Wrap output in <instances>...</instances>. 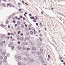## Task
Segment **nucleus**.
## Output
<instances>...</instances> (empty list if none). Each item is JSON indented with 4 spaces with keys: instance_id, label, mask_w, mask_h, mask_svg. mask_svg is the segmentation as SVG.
I'll return each instance as SVG.
<instances>
[{
    "instance_id": "nucleus-1",
    "label": "nucleus",
    "mask_w": 65,
    "mask_h": 65,
    "mask_svg": "<svg viewBox=\"0 0 65 65\" xmlns=\"http://www.w3.org/2000/svg\"><path fill=\"white\" fill-rule=\"evenodd\" d=\"M13 42H10V44L8 45V47H11V45H13Z\"/></svg>"
},
{
    "instance_id": "nucleus-2",
    "label": "nucleus",
    "mask_w": 65,
    "mask_h": 65,
    "mask_svg": "<svg viewBox=\"0 0 65 65\" xmlns=\"http://www.w3.org/2000/svg\"><path fill=\"white\" fill-rule=\"evenodd\" d=\"M1 5H2L3 7H5V6H6V5L5 4V3L1 4Z\"/></svg>"
},
{
    "instance_id": "nucleus-3",
    "label": "nucleus",
    "mask_w": 65,
    "mask_h": 65,
    "mask_svg": "<svg viewBox=\"0 0 65 65\" xmlns=\"http://www.w3.org/2000/svg\"><path fill=\"white\" fill-rule=\"evenodd\" d=\"M3 62H4V63H6V64H5L4 63V65H6V64H6V59H4Z\"/></svg>"
},
{
    "instance_id": "nucleus-4",
    "label": "nucleus",
    "mask_w": 65,
    "mask_h": 65,
    "mask_svg": "<svg viewBox=\"0 0 65 65\" xmlns=\"http://www.w3.org/2000/svg\"><path fill=\"white\" fill-rule=\"evenodd\" d=\"M20 23L21 22H20V21H18L17 23V24L18 25H20Z\"/></svg>"
},
{
    "instance_id": "nucleus-5",
    "label": "nucleus",
    "mask_w": 65,
    "mask_h": 65,
    "mask_svg": "<svg viewBox=\"0 0 65 65\" xmlns=\"http://www.w3.org/2000/svg\"><path fill=\"white\" fill-rule=\"evenodd\" d=\"M40 51L41 52V53H42L43 52V49H40Z\"/></svg>"
},
{
    "instance_id": "nucleus-6",
    "label": "nucleus",
    "mask_w": 65,
    "mask_h": 65,
    "mask_svg": "<svg viewBox=\"0 0 65 65\" xmlns=\"http://www.w3.org/2000/svg\"><path fill=\"white\" fill-rule=\"evenodd\" d=\"M39 59H40L41 60V59H42V58H43L42 57V56H39Z\"/></svg>"
},
{
    "instance_id": "nucleus-7",
    "label": "nucleus",
    "mask_w": 65,
    "mask_h": 65,
    "mask_svg": "<svg viewBox=\"0 0 65 65\" xmlns=\"http://www.w3.org/2000/svg\"><path fill=\"white\" fill-rule=\"evenodd\" d=\"M3 45V42H1L0 43V45L1 46H2Z\"/></svg>"
},
{
    "instance_id": "nucleus-8",
    "label": "nucleus",
    "mask_w": 65,
    "mask_h": 65,
    "mask_svg": "<svg viewBox=\"0 0 65 65\" xmlns=\"http://www.w3.org/2000/svg\"><path fill=\"white\" fill-rule=\"evenodd\" d=\"M20 40H21V41H22L24 39V38H23L22 37H20Z\"/></svg>"
},
{
    "instance_id": "nucleus-9",
    "label": "nucleus",
    "mask_w": 65,
    "mask_h": 65,
    "mask_svg": "<svg viewBox=\"0 0 65 65\" xmlns=\"http://www.w3.org/2000/svg\"><path fill=\"white\" fill-rule=\"evenodd\" d=\"M0 26L2 27H3V28H4V27H5V25L3 24H2L1 25H0Z\"/></svg>"
},
{
    "instance_id": "nucleus-10",
    "label": "nucleus",
    "mask_w": 65,
    "mask_h": 65,
    "mask_svg": "<svg viewBox=\"0 0 65 65\" xmlns=\"http://www.w3.org/2000/svg\"><path fill=\"white\" fill-rule=\"evenodd\" d=\"M31 48H32L33 50H36V48L34 47H32Z\"/></svg>"
},
{
    "instance_id": "nucleus-11",
    "label": "nucleus",
    "mask_w": 65,
    "mask_h": 65,
    "mask_svg": "<svg viewBox=\"0 0 65 65\" xmlns=\"http://www.w3.org/2000/svg\"><path fill=\"white\" fill-rule=\"evenodd\" d=\"M21 26L22 28H24V25L23 24H21Z\"/></svg>"
},
{
    "instance_id": "nucleus-12",
    "label": "nucleus",
    "mask_w": 65,
    "mask_h": 65,
    "mask_svg": "<svg viewBox=\"0 0 65 65\" xmlns=\"http://www.w3.org/2000/svg\"><path fill=\"white\" fill-rule=\"evenodd\" d=\"M37 54L38 55H40L41 54V53L39 52H38L37 53Z\"/></svg>"
},
{
    "instance_id": "nucleus-13",
    "label": "nucleus",
    "mask_w": 65,
    "mask_h": 65,
    "mask_svg": "<svg viewBox=\"0 0 65 65\" xmlns=\"http://www.w3.org/2000/svg\"><path fill=\"white\" fill-rule=\"evenodd\" d=\"M33 21L34 22H36V20L35 18H34V20H33Z\"/></svg>"
},
{
    "instance_id": "nucleus-14",
    "label": "nucleus",
    "mask_w": 65,
    "mask_h": 65,
    "mask_svg": "<svg viewBox=\"0 0 65 65\" xmlns=\"http://www.w3.org/2000/svg\"><path fill=\"white\" fill-rule=\"evenodd\" d=\"M30 61L31 63H32L34 62V60L32 59H31Z\"/></svg>"
},
{
    "instance_id": "nucleus-15",
    "label": "nucleus",
    "mask_w": 65,
    "mask_h": 65,
    "mask_svg": "<svg viewBox=\"0 0 65 65\" xmlns=\"http://www.w3.org/2000/svg\"><path fill=\"white\" fill-rule=\"evenodd\" d=\"M30 34H31V35H33V33L32 31H30Z\"/></svg>"
},
{
    "instance_id": "nucleus-16",
    "label": "nucleus",
    "mask_w": 65,
    "mask_h": 65,
    "mask_svg": "<svg viewBox=\"0 0 65 65\" xmlns=\"http://www.w3.org/2000/svg\"><path fill=\"white\" fill-rule=\"evenodd\" d=\"M29 32H28V31H26V35H29Z\"/></svg>"
},
{
    "instance_id": "nucleus-17",
    "label": "nucleus",
    "mask_w": 65,
    "mask_h": 65,
    "mask_svg": "<svg viewBox=\"0 0 65 65\" xmlns=\"http://www.w3.org/2000/svg\"><path fill=\"white\" fill-rule=\"evenodd\" d=\"M18 50H21V47L19 46H18Z\"/></svg>"
},
{
    "instance_id": "nucleus-18",
    "label": "nucleus",
    "mask_w": 65,
    "mask_h": 65,
    "mask_svg": "<svg viewBox=\"0 0 65 65\" xmlns=\"http://www.w3.org/2000/svg\"><path fill=\"white\" fill-rule=\"evenodd\" d=\"M11 48V50H14V47L13 46H12Z\"/></svg>"
},
{
    "instance_id": "nucleus-19",
    "label": "nucleus",
    "mask_w": 65,
    "mask_h": 65,
    "mask_svg": "<svg viewBox=\"0 0 65 65\" xmlns=\"http://www.w3.org/2000/svg\"><path fill=\"white\" fill-rule=\"evenodd\" d=\"M59 55L60 57L59 59L60 60H62V57H61V55Z\"/></svg>"
},
{
    "instance_id": "nucleus-20",
    "label": "nucleus",
    "mask_w": 65,
    "mask_h": 65,
    "mask_svg": "<svg viewBox=\"0 0 65 65\" xmlns=\"http://www.w3.org/2000/svg\"><path fill=\"white\" fill-rule=\"evenodd\" d=\"M15 39H14V38H12V41H14Z\"/></svg>"
},
{
    "instance_id": "nucleus-21",
    "label": "nucleus",
    "mask_w": 65,
    "mask_h": 65,
    "mask_svg": "<svg viewBox=\"0 0 65 65\" xmlns=\"http://www.w3.org/2000/svg\"><path fill=\"white\" fill-rule=\"evenodd\" d=\"M39 38L40 39V41H42V39L41 38H40V37H39Z\"/></svg>"
},
{
    "instance_id": "nucleus-22",
    "label": "nucleus",
    "mask_w": 65,
    "mask_h": 65,
    "mask_svg": "<svg viewBox=\"0 0 65 65\" xmlns=\"http://www.w3.org/2000/svg\"><path fill=\"white\" fill-rule=\"evenodd\" d=\"M10 34V35H13V36H15V35L13 33H11Z\"/></svg>"
},
{
    "instance_id": "nucleus-23",
    "label": "nucleus",
    "mask_w": 65,
    "mask_h": 65,
    "mask_svg": "<svg viewBox=\"0 0 65 65\" xmlns=\"http://www.w3.org/2000/svg\"><path fill=\"white\" fill-rule=\"evenodd\" d=\"M10 5V3H9L8 4H7V7L9 6V5Z\"/></svg>"
},
{
    "instance_id": "nucleus-24",
    "label": "nucleus",
    "mask_w": 65,
    "mask_h": 65,
    "mask_svg": "<svg viewBox=\"0 0 65 65\" xmlns=\"http://www.w3.org/2000/svg\"><path fill=\"white\" fill-rule=\"evenodd\" d=\"M30 19H34V17L32 16V17H30Z\"/></svg>"
},
{
    "instance_id": "nucleus-25",
    "label": "nucleus",
    "mask_w": 65,
    "mask_h": 65,
    "mask_svg": "<svg viewBox=\"0 0 65 65\" xmlns=\"http://www.w3.org/2000/svg\"><path fill=\"white\" fill-rule=\"evenodd\" d=\"M21 59V58H20V56H19L18 57V60H20Z\"/></svg>"
},
{
    "instance_id": "nucleus-26",
    "label": "nucleus",
    "mask_w": 65,
    "mask_h": 65,
    "mask_svg": "<svg viewBox=\"0 0 65 65\" xmlns=\"http://www.w3.org/2000/svg\"><path fill=\"white\" fill-rule=\"evenodd\" d=\"M7 56L8 57L9 56V53H7Z\"/></svg>"
},
{
    "instance_id": "nucleus-27",
    "label": "nucleus",
    "mask_w": 65,
    "mask_h": 65,
    "mask_svg": "<svg viewBox=\"0 0 65 65\" xmlns=\"http://www.w3.org/2000/svg\"><path fill=\"white\" fill-rule=\"evenodd\" d=\"M6 24H8V20H7L6 21Z\"/></svg>"
},
{
    "instance_id": "nucleus-28",
    "label": "nucleus",
    "mask_w": 65,
    "mask_h": 65,
    "mask_svg": "<svg viewBox=\"0 0 65 65\" xmlns=\"http://www.w3.org/2000/svg\"><path fill=\"white\" fill-rule=\"evenodd\" d=\"M5 54H6V53L5 52H3V54L4 55Z\"/></svg>"
},
{
    "instance_id": "nucleus-29",
    "label": "nucleus",
    "mask_w": 65,
    "mask_h": 65,
    "mask_svg": "<svg viewBox=\"0 0 65 65\" xmlns=\"http://www.w3.org/2000/svg\"><path fill=\"white\" fill-rule=\"evenodd\" d=\"M18 65H21V63L20 62H18Z\"/></svg>"
},
{
    "instance_id": "nucleus-30",
    "label": "nucleus",
    "mask_w": 65,
    "mask_h": 65,
    "mask_svg": "<svg viewBox=\"0 0 65 65\" xmlns=\"http://www.w3.org/2000/svg\"><path fill=\"white\" fill-rule=\"evenodd\" d=\"M24 60H25V61H27V58H25V57L24 58Z\"/></svg>"
},
{
    "instance_id": "nucleus-31",
    "label": "nucleus",
    "mask_w": 65,
    "mask_h": 65,
    "mask_svg": "<svg viewBox=\"0 0 65 65\" xmlns=\"http://www.w3.org/2000/svg\"><path fill=\"white\" fill-rule=\"evenodd\" d=\"M23 20H26V18L25 17H23Z\"/></svg>"
},
{
    "instance_id": "nucleus-32",
    "label": "nucleus",
    "mask_w": 65,
    "mask_h": 65,
    "mask_svg": "<svg viewBox=\"0 0 65 65\" xmlns=\"http://www.w3.org/2000/svg\"><path fill=\"white\" fill-rule=\"evenodd\" d=\"M17 43L18 44H20V42L19 41H18L17 42Z\"/></svg>"
},
{
    "instance_id": "nucleus-33",
    "label": "nucleus",
    "mask_w": 65,
    "mask_h": 65,
    "mask_svg": "<svg viewBox=\"0 0 65 65\" xmlns=\"http://www.w3.org/2000/svg\"><path fill=\"white\" fill-rule=\"evenodd\" d=\"M26 38H27V39L28 40V39H29V37H27Z\"/></svg>"
},
{
    "instance_id": "nucleus-34",
    "label": "nucleus",
    "mask_w": 65,
    "mask_h": 65,
    "mask_svg": "<svg viewBox=\"0 0 65 65\" xmlns=\"http://www.w3.org/2000/svg\"><path fill=\"white\" fill-rule=\"evenodd\" d=\"M25 44L26 45H28V43L27 42H26Z\"/></svg>"
},
{
    "instance_id": "nucleus-35",
    "label": "nucleus",
    "mask_w": 65,
    "mask_h": 65,
    "mask_svg": "<svg viewBox=\"0 0 65 65\" xmlns=\"http://www.w3.org/2000/svg\"><path fill=\"white\" fill-rule=\"evenodd\" d=\"M5 59H7V57L6 56H5L4 57Z\"/></svg>"
},
{
    "instance_id": "nucleus-36",
    "label": "nucleus",
    "mask_w": 65,
    "mask_h": 65,
    "mask_svg": "<svg viewBox=\"0 0 65 65\" xmlns=\"http://www.w3.org/2000/svg\"><path fill=\"white\" fill-rule=\"evenodd\" d=\"M28 60H29V61H30V60L31 59H30V58H28Z\"/></svg>"
},
{
    "instance_id": "nucleus-37",
    "label": "nucleus",
    "mask_w": 65,
    "mask_h": 65,
    "mask_svg": "<svg viewBox=\"0 0 65 65\" xmlns=\"http://www.w3.org/2000/svg\"><path fill=\"white\" fill-rule=\"evenodd\" d=\"M20 35H21V36H23V34L22 33H21L20 34Z\"/></svg>"
},
{
    "instance_id": "nucleus-38",
    "label": "nucleus",
    "mask_w": 65,
    "mask_h": 65,
    "mask_svg": "<svg viewBox=\"0 0 65 65\" xmlns=\"http://www.w3.org/2000/svg\"><path fill=\"white\" fill-rule=\"evenodd\" d=\"M21 32V31H18V34H20V33Z\"/></svg>"
},
{
    "instance_id": "nucleus-39",
    "label": "nucleus",
    "mask_w": 65,
    "mask_h": 65,
    "mask_svg": "<svg viewBox=\"0 0 65 65\" xmlns=\"http://www.w3.org/2000/svg\"><path fill=\"white\" fill-rule=\"evenodd\" d=\"M3 37H4V38H5L6 37L4 35H3Z\"/></svg>"
},
{
    "instance_id": "nucleus-40",
    "label": "nucleus",
    "mask_w": 65,
    "mask_h": 65,
    "mask_svg": "<svg viewBox=\"0 0 65 65\" xmlns=\"http://www.w3.org/2000/svg\"><path fill=\"white\" fill-rule=\"evenodd\" d=\"M17 24H15V27H17Z\"/></svg>"
},
{
    "instance_id": "nucleus-41",
    "label": "nucleus",
    "mask_w": 65,
    "mask_h": 65,
    "mask_svg": "<svg viewBox=\"0 0 65 65\" xmlns=\"http://www.w3.org/2000/svg\"><path fill=\"white\" fill-rule=\"evenodd\" d=\"M10 34V33H7V35H9Z\"/></svg>"
},
{
    "instance_id": "nucleus-42",
    "label": "nucleus",
    "mask_w": 65,
    "mask_h": 65,
    "mask_svg": "<svg viewBox=\"0 0 65 65\" xmlns=\"http://www.w3.org/2000/svg\"><path fill=\"white\" fill-rule=\"evenodd\" d=\"M40 24L41 25V27H42V24H41V22H40Z\"/></svg>"
},
{
    "instance_id": "nucleus-43",
    "label": "nucleus",
    "mask_w": 65,
    "mask_h": 65,
    "mask_svg": "<svg viewBox=\"0 0 65 65\" xmlns=\"http://www.w3.org/2000/svg\"><path fill=\"white\" fill-rule=\"evenodd\" d=\"M36 26H38V24L37 23H36Z\"/></svg>"
},
{
    "instance_id": "nucleus-44",
    "label": "nucleus",
    "mask_w": 65,
    "mask_h": 65,
    "mask_svg": "<svg viewBox=\"0 0 65 65\" xmlns=\"http://www.w3.org/2000/svg\"><path fill=\"white\" fill-rule=\"evenodd\" d=\"M27 50H30V48H28L27 49Z\"/></svg>"
},
{
    "instance_id": "nucleus-45",
    "label": "nucleus",
    "mask_w": 65,
    "mask_h": 65,
    "mask_svg": "<svg viewBox=\"0 0 65 65\" xmlns=\"http://www.w3.org/2000/svg\"><path fill=\"white\" fill-rule=\"evenodd\" d=\"M21 2L23 3V4H24V1H22Z\"/></svg>"
},
{
    "instance_id": "nucleus-46",
    "label": "nucleus",
    "mask_w": 65,
    "mask_h": 65,
    "mask_svg": "<svg viewBox=\"0 0 65 65\" xmlns=\"http://www.w3.org/2000/svg\"><path fill=\"white\" fill-rule=\"evenodd\" d=\"M29 16H32V15H31V14H29Z\"/></svg>"
},
{
    "instance_id": "nucleus-47",
    "label": "nucleus",
    "mask_w": 65,
    "mask_h": 65,
    "mask_svg": "<svg viewBox=\"0 0 65 65\" xmlns=\"http://www.w3.org/2000/svg\"><path fill=\"white\" fill-rule=\"evenodd\" d=\"M21 9H19L18 10L19 11H21Z\"/></svg>"
},
{
    "instance_id": "nucleus-48",
    "label": "nucleus",
    "mask_w": 65,
    "mask_h": 65,
    "mask_svg": "<svg viewBox=\"0 0 65 65\" xmlns=\"http://www.w3.org/2000/svg\"><path fill=\"white\" fill-rule=\"evenodd\" d=\"M23 50H26V48H25V47H23Z\"/></svg>"
},
{
    "instance_id": "nucleus-49",
    "label": "nucleus",
    "mask_w": 65,
    "mask_h": 65,
    "mask_svg": "<svg viewBox=\"0 0 65 65\" xmlns=\"http://www.w3.org/2000/svg\"><path fill=\"white\" fill-rule=\"evenodd\" d=\"M13 22L14 23H15V21L14 20L13 21Z\"/></svg>"
},
{
    "instance_id": "nucleus-50",
    "label": "nucleus",
    "mask_w": 65,
    "mask_h": 65,
    "mask_svg": "<svg viewBox=\"0 0 65 65\" xmlns=\"http://www.w3.org/2000/svg\"><path fill=\"white\" fill-rule=\"evenodd\" d=\"M2 50H0V53H2Z\"/></svg>"
},
{
    "instance_id": "nucleus-51",
    "label": "nucleus",
    "mask_w": 65,
    "mask_h": 65,
    "mask_svg": "<svg viewBox=\"0 0 65 65\" xmlns=\"http://www.w3.org/2000/svg\"><path fill=\"white\" fill-rule=\"evenodd\" d=\"M10 16H9L8 17V19H10Z\"/></svg>"
},
{
    "instance_id": "nucleus-52",
    "label": "nucleus",
    "mask_w": 65,
    "mask_h": 65,
    "mask_svg": "<svg viewBox=\"0 0 65 65\" xmlns=\"http://www.w3.org/2000/svg\"><path fill=\"white\" fill-rule=\"evenodd\" d=\"M61 62H64V60H61Z\"/></svg>"
},
{
    "instance_id": "nucleus-53",
    "label": "nucleus",
    "mask_w": 65,
    "mask_h": 65,
    "mask_svg": "<svg viewBox=\"0 0 65 65\" xmlns=\"http://www.w3.org/2000/svg\"><path fill=\"white\" fill-rule=\"evenodd\" d=\"M25 4H26V5H29V4H27V3H25Z\"/></svg>"
},
{
    "instance_id": "nucleus-54",
    "label": "nucleus",
    "mask_w": 65,
    "mask_h": 65,
    "mask_svg": "<svg viewBox=\"0 0 65 65\" xmlns=\"http://www.w3.org/2000/svg\"><path fill=\"white\" fill-rule=\"evenodd\" d=\"M35 18L37 19H38V18L36 16H35Z\"/></svg>"
},
{
    "instance_id": "nucleus-55",
    "label": "nucleus",
    "mask_w": 65,
    "mask_h": 65,
    "mask_svg": "<svg viewBox=\"0 0 65 65\" xmlns=\"http://www.w3.org/2000/svg\"><path fill=\"white\" fill-rule=\"evenodd\" d=\"M10 38H12V36L10 37Z\"/></svg>"
},
{
    "instance_id": "nucleus-56",
    "label": "nucleus",
    "mask_w": 65,
    "mask_h": 65,
    "mask_svg": "<svg viewBox=\"0 0 65 65\" xmlns=\"http://www.w3.org/2000/svg\"><path fill=\"white\" fill-rule=\"evenodd\" d=\"M39 44V46H41V44Z\"/></svg>"
},
{
    "instance_id": "nucleus-57",
    "label": "nucleus",
    "mask_w": 65,
    "mask_h": 65,
    "mask_svg": "<svg viewBox=\"0 0 65 65\" xmlns=\"http://www.w3.org/2000/svg\"><path fill=\"white\" fill-rule=\"evenodd\" d=\"M25 27H27V25L26 24H25Z\"/></svg>"
},
{
    "instance_id": "nucleus-58",
    "label": "nucleus",
    "mask_w": 65,
    "mask_h": 65,
    "mask_svg": "<svg viewBox=\"0 0 65 65\" xmlns=\"http://www.w3.org/2000/svg\"><path fill=\"white\" fill-rule=\"evenodd\" d=\"M25 14H27V13L26 12H25Z\"/></svg>"
},
{
    "instance_id": "nucleus-59",
    "label": "nucleus",
    "mask_w": 65,
    "mask_h": 65,
    "mask_svg": "<svg viewBox=\"0 0 65 65\" xmlns=\"http://www.w3.org/2000/svg\"><path fill=\"white\" fill-rule=\"evenodd\" d=\"M8 28H10V26L9 25L8 26Z\"/></svg>"
},
{
    "instance_id": "nucleus-60",
    "label": "nucleus",
    "mask_w": 65,
    "mask_h": 65,
    "mask_svg": "<svg viewBox=\"0 0 65 65\" xmlns=\"http://www.w3.org/2000/svg\"><path fill=\"white\" fill-rule=\"evenodd\" d=\"M14 34H16V32L14 31Z\"/></svg>"
},
{
    "instance_id": "nucleus-61",
    "label": "nucleus",
    "mask_w": 65,
    "mask_h": 65,
    "mask_svg": "<svg viewBox=\"0 0 65 65\" xmlns=\"http://www.w3.org/2000/svg\"><path fill=\"white\" fill-rule=\"evenodd\" d=\"M3 43H5V41H3Z\"/></svg>"
},
{
    "instance_id": "nucleus-62",
    "label": "nucleus",
    "mask_w": 65,
    "mask_h": 65,
    "mask_svg": "<svg viewBox=\"0 0 65 65\" xmlns=\"http://www.w3.org/2000/svg\"><path fill=\"white\" fill-rule=\"evenodd\" d=\"M48 57L49 58H50V55H48Z\"/></svg>"
},
{
    "instance_id": "nucleus-63",
    "label": "nucleus",
    "mask_w": 65,
    "mask_h": 65,
    "mask_svg": "<svg viewBox=\"0 0 65 65\" xmlns=\"http://www.w3.org/2000/svg\"><path fill=\"white\" fill-rule=\"evenodd\" d=\"M20 17L21 18H22V16H20Z\"/></svg>"
},
{
    "instance_id": "nucleus-64",
    "label": "nucleus",
    "mask_w": 65,
    "mask_h": 65,
    "mask_svg": "<svg viewBox=\"0 0 65 65\" xmlns=\"http://www.w3.org/2000/svg\"><path fill=\"white\" fill-rule=\"evenodd\" d=\"M41 13H42V14H43V12H41Z\"/></svg>"
}]
</instances>
